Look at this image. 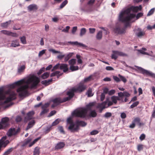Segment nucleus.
Listing matches in <instances>:
<instances>
[{
  "label": "nucleus",
  "mask_w": 155,
  "mask_h": 155,
  "mask_svg": "<svg viewBox=\"0 0 155 155\" xmlns=\"http://www.w3.org/2000/svg\"><path fill=\"white\" fill-rule=\"evenodd\" d=\"M40 81L37 77H32L28 79L26 81L27 84L21 86L17 90L20 97L25 96L28 94V88L33 89L37 87Z\"/></svg>",
  "instance_id": "f257e3e1"
},
{
  "label": "nucleus",
  "mask_w": 155,
  "mask_h": 155,
  "mask_svg": "<svg viewBox=\"0 0 155 155\" xmlns=\"http://www.w3.org/2000/svg\"><path fill=\"white\" fill-rule=\"evenodd\" d=\"M95 104V102H90L86 105L85 108H82L80 110L74 111L72 113V115L77 117L84 118L87 115V111L92 110Z\"/></svg>",
  "instance_id": "f03ea898"
},
{
  "label": "nucleus",
  "mask_w": 155,
  "mask_h": 155,
  "mask_svg": "<svg viewBox=\"0 0 155 155\" xmlns=\"http://www.w3.org/2000/svg\"><path fill=\"white\" fill-rule=\"evenodd\" d=\"M132 11L131 7L127 8L124 11H121L118 17L119 21L122 22H127L134 18L135 15L133 14H130Z\"/></svg>",
  "instance_id": "7ed1b4c3"
},
{
  "label": "nucleus",
  "mask_w": 155,
  "mask_h": 155,
  "mask_svg": "<svg viewBox=\"0 0 155 155\" xmlns=\"http://www.w3.org/2000/svg\"><path fill=\"white\" fill-rule=\"evenodd\" d=\"M5 95H8V97L6 98V100L4 102H2L0 103V105L7 103L16 98V93L10 89L5 92Z\"/></svg>",
  "instance_id": "20e7f679"
},
{
  "label": "nucleus",
  "mask_w": 155,
  "mask_h": 155,
  "mask_svg": "<svg viewBox=\"0 0 155 155\" xmlns=\"http://www.w3.org/2000/svg\"><path fill=\"white\" fill-rule=\"evenodd\" d=\"M87 123L84 121H80L79 120H77L75 122V125L74 126V129H72V127L74 126L73 124H71V126L69 127V128L73 130V132H77L79 129V127H85L87 125Z\"/></svg>",
  "instance_id": "39448f33"
},
{
  "label": "nucleus",
  "mask_w": 155,
  "mask_h": 155,
  "mask_svg": "<svg viewBox=\"0 0 155 155\" xmlns=\"http://www.w3.org/2000/svg\"><path fill=\"white\" fill-rule=\"evenodd\" d=\"M129 25L128 23H127L124 28H121L120 27H117L114 29V31L116 34H123L126 33V28Z\"/></svg>",
  "instance_id": "423d86ee"
},
{
  "label": "nucleus",
  "mask_w": 155,
  "mask_h": 155,
  "mask_svg": "<svg viewBox=\"0 0 155 155\" xmlns=\"http://www.w3.org/2000/svg\"><path fill=\"white\" fill-rule=\"evenodd\" d=\"M139 71L141 72V73L143 74H145L147 75H149L152 78H155V74L153 73V72L145 70L143 68L139 67L137 66H135Z\"/></svg>",
  "instance_id": "0eeeda50"
},
{
  "label": "nucleus",
  "mask_w": 155,
  "mask_h": 155,
  "mask_svg": "<svg viewBox=\"0 0 155 155\" xmlns=\"http://www.w3.org/2000/svg\"><path fill=\"white\" fill-rule=\"evenodd\" d=\"M73 88V90L76 92L81 93L85 90L86 88V86L84 84V81H81L78 84L77 87Z\"/></svg>",
  "instance_id": "6e6552de"
},
{
  "label": "nucleus",
  "mask_w": 155,
  "mask_h": 155,
  "mask_svg": "<svg viewBox=\"0 0 155 155\" xmlns=\"http://www.w3.org/2000/svg\"><path fill=\"white\" fill-rule=\"evenodd\" d=\"M73 89L74 88H73L67 92L66 94L68 97L64 98V101H69L73 97L74 95V93L76 92Z\"/></svg>",
  "instance_id": "1a4fd4ad"
},
{
  "label": "nucleus",
  "mask_w": 155,
  "mask_h": 155,
  "mask_svg": "<svg viewBox=\"0 0 155 155\" xmlns=\"http://www.w3.org/2000/svg\"><path fill=\"white\" fill-rule=\"evenodd\" d=\"M19 131L18 129L16 130L15 128H11L9 130L7 135L8 136L10 137L12 135H16Z\"/></svg>",
  "instance_id": "9d476101"
},
{
  "label": "nucleus",
  "mask_w": 155,
  "mask_h": 155,
  "mask_svg": "<svg viewBox=\"0 0 155 155\" xmlns=\"http://www.w3.org/2000/svg\"><path fill=\"white\" fill-rule=\"evenodd\" d=\"M49 104L48 103H45L44 105L42 106V109L43 110L40 114V115L44 114L48 111L49 110L47 108L49 107Z\"/></svg>",
  "instance_id": "9b49d317"
},
{
  "label": "nucleus",
  "mask_w": 155,
  "mask_h": 155,
  "mask_svg": "<svg viewBox=\"0 0 155 155\" xmlns=\"http://www.w3.org/2000/svg\"><path fill=\"white\" fill-rule=\"evenodd\" d=\"M68 43L73 45L77 46L78 47L86 48L87 47L86 45L84 44L83 43L78 42L77 41L74 42L70 41H68Z\"/></svg>",
  "instance_id": "f8f14e48"
},
{
  "label": "nucleus",
  "mask_w": 155,
  "mask_h": 155,
  "mask_svg": "<svg viewBox=\"0 0 155 155\" xmlns=\"http://www.w3.org/2000/svg\"><path fill=\"white\" fill-rule=\"evenodd\" d=\"M135 34L137 37L140 38L145 35V32L144 31H142L141 28H138L136 30Z\"/></svg>",
  "instance_id": "ddd939ff"
},
{
  "label": "nucleus",
  "mask_w": 155,
  "mask_h": 155,
  "mask_svg": "<svg viewBox=\"0 0 155 155\" xmlns=\"http://www.w3.org/2000/svg\"><path fill=\"white\" fill-rule=\"evenodd\" d=\"M9 120L10 119L8 117H5L2 118L1 123L2 124L3 126L5 128L8 125Z\"/></svg>",
  "instance_id": "4468645a"
},
{
  "label": "nucleus",
  "mask_w": 155,
  "mask_h": 155,
  "mask_svg": "<svg viewBox=\"0 0 155 155\" xmlns=\"http://www.w3.org/2000/svg\"><path fill=\"white\" fill-rule=\"evenodd\" d=\"M60 69L63 70L64 72H67L69 70L68 65L65 64H61L60 66Z\"/></svg>",
  "instance_id": "2eb2a0df"
},
{
  "label": "nucleus",
  "mask_w": 155,
  "mask_h": 155,
  "mask_svg": "<svg viewBox=\"0 0 155 155\" xmlns=\"http://www.w3.org/2000/svg\"><path fill=\"white\" fill-rule=\"evenodd\" d=\"M67 122L68 124H70V125L68 127V129L71 132H73V130H71L69 128V127L71 126V124H73L74 126L72 127V128L73 129H74V126L75 125V122H73L71 120V118L70 117L68 118Z\"/></svg>",
  "instance_id": "dca6fc26"
},
{
  "label": "nucleus",
  "mask_w": 155,
  "mask_h": 155,
  "mask_svg": "<svg viewBox=\"0 0 155 155\" xmlns=\"http://www.w3.org/2000/svg\"><path fill=\"white\" fill-rule=\"evenodd\" d=\"M64 98L61 99L60 98L58 97L53 99L52 101L54 104H56V105H58L61 103L65 102V101H64Z\"/></svg>",
  "instance_id": "f3484780"
},
{
  "label": "nucleus",
  "mask_w": 155,
  "mask_h": 155,
  "mask_svg": "<svg viewBox=\"0 0 155 155\" xmlns=\"http://www.w3.org/2000/svg\"><path fill=\"white\" fill-rule=\"evenodd\" d=\"M6 139V137H3L0 140V151L1 150V148L2 147H6L7 145L5 144L4 141Z\"/></svg>",
  "instance_id": "a211bd4d"
},
{
  "label": "nucleus",
  "mask_w": 155,
  "mask_h": 155,
  "mask_svg": "<svg viewBox=\"0 0 155 155\" xmlns=\"http://www.w3.org/2000/svg\"><path fill=\"white\" fill-rule=\"evenodd\" d=\"M24 81L23 80H21L16 82L14 83L11 84L10 85V87L11 88H14L16 85H19L22 84Z\"/></svg>",
  "instance_id": "6ab92c4d"
},
{
  "label": "nucleus",
  "mask_w": 155,
  "mask_h": 155,
  "mask_svg": "<svg viewBox=\"0 0 155 155\" xmlns=\"http://www.w3.org/2000/svg\"><path fill=\"white\" fill-rule=\"evenodd\" d=\"M28 8L29 11H36L38 9L37 6L35 4H31L29 5Z\"/></svg>",
  "instance_id": "aec40b11"
},
{
  "label": "nucleus",
  "mask_w": 155,
  "mask_h": 155,
  "mask_svg": "<svg viewBox=\"0 0 155 155\" xmlns=\"http://www.w3.org/2000/svg\"><path fill=\"white\" fill-rule=\"evenodd\" d=\"M52 81V79L51 78L48 80H44L42 81H41V83L42 84L44 85L45 86H47L51 84V83Z\"/></svg>",
  "instance_id": "412c9836"
},
{
  "label": "nucleus",
  "mask_w": 155,
  "mask_h": 155,
  "mask_svg": "<svg viewBox=\"0 0 155 155\" xmlns=\"http://www.w3.org/2000/svg\"><path fill=\"white\" fill-rule=\"evenodd\" d=\"M107 104V102L106 101L103 102L101 103H99L97 107V108L98 109L102 108V109H104L106 108L105 106Z\"/></svg>",
  "instance_id": "4be33fe9"
},
{
  "label": "nucleus",
  "mask_w": 155,
  "mask_h": 155,
  "mask_svg": "<svg viewBox=\"0 0 155 155\" xmlns=\"http://www.w3.org/2000/svg\"><path fill=\"white\" fill-rule=\"evenodd\" d=\"M34 114L35 113L33 111H29L27 114V116L25 118V119L28 120L31 119L32 118V116L34 115Z\"/></svg>",
  "instance_id": "5701e85b"
},
{
  "label": "nucleus",
  "mask_w": 155,
  "mask_h": 155,
  "mask_svg": "<svg viewBox=\"0 0 155 155\" xmlns=\"http://www.w3.org/2000/svg\"><path fill=\"white\" fill-rule=\"evenodd\" d=\"M35 122L34 120H33L30 121L26 128V130H28L30 129L33 126L35 125Z\"/></svg>",
  "instance_id": "b1692460"
},
{
  "label": "nucleus",
  "mask_w": 155,
  "mask_h": 155,
  "mask_svg": "<svg viewBox=\"0 0 155 155\" xmlns=\"http://www.w3.org/2000/svg\"><path fill=\"white\" fill-rule=\"evenodd\" d=\"M65 146V143L63 142L58 143L55 147V149H60L63 148Z\"/></svg>",
  "instance_id": "393cba45"
},
{
  "label": "nucleus",
  "mask_w": 155,
  "mask_h": 155,
  "mask_svg": "<svg viewBox=\"0 0 155 155\" xmlns=\"http://www.w3.org/2000/svg\"><path fill=\"white\" fill-rule=\"evenodd\" d=\"M25 65H23L19 67L18 69V73L19 74H21L23 72L25 69Z\"/></svg>",
  "instance_id": "a878e982"
},
{
  "label": "nucleus",
  "mask_w": 155,
  "mask_h": 155,
  "mask_svg": "<svg viewBox=\"0 0 155 155\" xmlns=\"http://www.w3.org/2000/svg\"><path fill=\"white\" fill-rule=\"evenodd\" d=\"M20 46L19 42L17 40L13 41L11 44L10 46L16 47Z\"/></svg>",
  "instance_id": "bb28decb"
},
{
  "label": "nucleus",
  "mask_w": 155,
  "mask_h": 155,
  "mask_svg": "<svg viewBox=\"0 0 155 155\" xmlns=\"http://www.w3.org/2000/svg\"><path fill=\"white\" fill-rule=\"evenodd\" d=\"M94 75H90L89 77L85 78L83 81H84V82H87L89 81H91V80H93L94 78H93V77Z\"/></svg>",
  "instance_id": "cd10ccee"
},
{
  "label": "nucleus",
  "mask_w": 155,
  "mask_h": 155,
  "mask_svg": "<svg viewBox=\"0 0 155 155\" xmlns=\"http://www.w3.org/2000/svg\"><path fill=\"white\" fill-rule=\"evenodd\" d=\"M97 114L95 110H93L90 111L89 114V116L90 117H96Z\"/></svg>",
  "instance_id": "c85d7f7f"
},
{
  "label": "nucleus",
  "mask_w": 155,
  "mask_h": 155,
  "mask_svg": "<svg viewBox=\"0 0 155 155\" xmlns=\"http://www.w3.org/2000/svg\"><path fill=\"white\" fill-rule=\"evenodd\" d=\"M69 68L72 71H73L78 70L79 69V67L78 66L71 65H70Z\"/></svg>",
  "instance_id": "c756f323"
},
{
  "label": "nucleus",
  "mask_w": 155,
  "mask_h": 155,
  "mask_svg": "<svg viewBox=\"0 0 155 155\" xmlns=\"http://www.w3.org/2000/svg\"><path fill=\"white\" fill-rule=\"evenodd\" d=\"M2 89L0 88V102L4 100L6 98V96L2 94Z\"/></svg>",
  "instance_id": "7c9ffc66"
},
{
  "label": "nucleus",
  "mask_w": 155,
  "mask_h": 155,
  "mask_svg": "<svg viewBox=\"0 0 155 155\" xmlns=\"http://www.w3.org/2000/svg\"><path fill=\"white\" fill-rule=\"evenodd\" d=\"M102 37V32L101 31H99L97 34L96 38L97 40H100Z\"/></svg>",
  "instance_id": "2f4dec72"
},
{
  "label": "nucleus",
  "mask_w": 155,
  "mask_h": 155,
  "mask_svg": "<svg viewBox=\"0 0 155 155\" xmlns=\"http://www.w3.org/2000/svg\"><path fill=\"white\" fill-rule=\"evenodd\" d=\"M49 74L50 73L49 72H45L41 75V78L43 79H46L49 77Z\"/></svg>",
  "instance_id": "473e14b6"
},
{
  "label": "nucleus",
  "mask_w": 155,
  "mask_h": 155,
  "mask_svg": "<svg viewBox=\"0 0 155 155\" xmlns=\"http://www.w3.org/2000/svg\"><path fill=\"white\" fill-rule=\"evenodd\" d=\"M11 21V20H9L8 21L6 22H5L2 23L1 24V27H3L4 28H6L8 27V25L10 24Z\"/></svg>",
  "instance_id": "72a5a7b5"
},
{
  "label": "nucleus",
  "mask_w": 155,
  "mask_h": 155,
  "mask_svg": "<svg viewBox=\"0 0 155 155\" xmlns=\"http://www.w3.org/2000/svg\"><path fill=\"white\" fill-rule=\"evenodd\" d=\"M112 52L113 54L112 55L111 58L116 60L117 58L118 54L117 52V51H113Z\"/></svg>",
  "instance_id": "f704fd0d"
},
{
  "label": "nucleus",
  "mask_w": 155,
  "mask_h": 155,
  "mask_svg": "<svg viewBox=\"0 0 155 155\" xmlns=\"http://www.w3.org/2000/svg\"><path fill=\"white\" fill-rule=\"evenodd\" d=\"M40 154L39 148L38 147L35 148L33 152V155H39Z\"/></svg>",
  "instance_id": "c9c22d12"
},
{
  "label": "nucleus",
  "mask_w": 155,
  "mask_h": 155,
  "mask_svg": "<svg viewBox=\"0 0 155 155\" xmlns=\"http://www.w3.org/2000/svg\"><path fill=\"white\" fill-rule=\"evenodd\" d=\"M142 50H138L137 51L138 52H139L140 53L143 54H146L147 55H149V54L146 52L144 51H143L146 50V49L145 48H142Z\"/></svg>",
  "instance_id": "e433bc0d"
},
{
  "label": "nucleus",
  "mask_w": 155,
  "mask_h": 155,
  "mask_svg": "<svg viewBox=\"0 0 155 155\" xmlns=\"http://www.w3.org/2000/svg\"><path fill=\"white\" fill-rule=\"evenodd\" d=\"M86 32V29L85 28H81L80 30V36H82L84 35Z\"/></svg>",
  "instance_id": "4c0bfd02"
},
{
  "label": "nucleus",
  "mask_w": 155,
  "mask_h": 155,
  "mask_svg": "<svg viewBox=\"0 0 155 155\" xmlns=\"http://www.w3.org/2000/svg\"><path fill=\"white\" fill-rule=\"evenodd\" d=\"M118 76L120 81H122L124 83H125L127 81V80L124 77L122 76L120 74H119Z\"/></svg>",
  "instance_id": "58836bf2"
},
{
  "label": "nucleus",
  "mask_w": 155,
  "mask_h": 155,
  "mask_svg": "<svg viewBox=\"0 0 155 155\" xmlns=\"http://www.w3.org/2000/svg\"><path fill=\"white\" fill-rule=\"evenodd\" d=\"M73 53H69L64 58V61L66 62L72 56Z\"/></svg>",
  "instance_id": "ea45409f"
},
{
  "label": "nucleus",
  "mask_w": 155,
  "mask_h": 155,
  "mask_svg": "<svg viewBox=\"0 0 155 155\" xmlns=\"http://www.w3.org/2000/svg\"><path fill=\"white\" fill-rule=\"evenodd\" d=\"M61 121V120L59 118L56 119L51 124V126H54L57 124H58L59 123L60 121Z\"/></svg>",
  "instance_id": "a19ab883"
},
{
  "label": "nucleus",
  "mask_w": 155,
  "mask_h": 155,
  "mask_svg": "<svg viewBox=\"0 0 155 155\" xmlns=\"http://www.w3.org/2000/svg\"><path fill=\"white\" fill-rule=\"evenodd\" d=\"M69 64L70 65H74L76 63V60L75 59H72L68 61Z\"/></svg>",
  "instance_id": "79ce46f5"
},
{
  "label": "nucleus",
  "mask_w": 155,
  "mask_h": 155,
  "mask_svg": "<svg viewBox=\"0 0 155 155\" xmlns=\"http://www.w3.org/2000/svg\"><path fill=\"white\" fill-rule=\"evenodd\" d=\"M111 100L113 103L116 104L117 103V96H113L111 97Z\"/></svg>",
  "instance_id": "37998d69"
},
{
  "label": "nucleus",
  "mask_w": 155,
  "mask_h": 155,
  "mask_svg": "<svg viewBox=\"0 0 155 155\" xmlns=\"http://www.w3.org/2000/svg\"><path fill=\"white\" fill-rule=\"evenodd\" d=\"M1 32L4 34L10 35L12 33V32L5 30H2Z\"/></svg>",
  "instance_id": "c03bdc74"
},
{
  "label": "nucleus",
  "mask_w": 155,
  "mask_h": 155,
  "mask_svg": "<svg viewBox=\"0 0 155 155\" xmlns=\"http://www.w3.org/2000/svg\"><path fill=\"white\" fill-rule=\"evenodd\" d=\"M68 1L67 0H64L60 5V8H63L68 3Z\"/></svg>",
  "instance_id": "a18cd8bd"
},
{
  "label": "nucleus",
  "mask_w": 155,
  "mask_h": 155,
  "mask_svg": "<svg viewBox=\"0 0 155 155\" xmlns=\"http://www.w3.org/2000/svg\"><path fill=\"white\" fill-rule=\"evenodd\" d=\"M20 41L23 44H26L27 43L25 37L24 36H22L20 38Z\"/></svg>",
  "instance_id": "49530a36"
},
{
  "label": "nucleus",
  "mask_w": 155,
  "mask_h": 155,
  "mask_svg": "<svg viewBox=\"0 0 155 155\" xmlns=\"http://www.w3.org/2000/svg\"><path fill=\"white\" fill-rule=\"evenodd\" d=\"M87 94L88 97H91L93 96V94L92 93V90L91 88L88 89V91L87 92Z\"/></svg>",
  "instance_id": "de8ad7c7"
},
{
  "label": "nucleus",
  "mask_w": 155,
  "mask_h": 155,
  "mask_svg": "<svg viewBox=\"0 0 155 155\" xmlns=\"http://www.w3.org/2000/svg\"><path fill=\"white\" fill-rule=\"evenodd\" d=\"M139 104V102L137 101L134 102L130 107V108H133L136 107Z\"/></svg>",
  "instance_id": "09e8293b"
},
{
  "label": "nucleus",
  "mask_w": 155,
  "mask_h": 155,
  "mask_svg": "<svg viewBox=\"0 0 155 155\" xmlns=\"http://www.w3.org/2000/svg\"><path fill=\"white\" fill-rule=\"evenodd\" d=\"M117 52L118 54V55L120 56L123 57L128 56L127 54L122 52L117 51Z\"/></svg>",
  "instance_id": "8fccbe9b"
},
{
  "label": "nucleus",
  "mask_w": 155,
  "mask_h": 155,
  "mask_svg": "<svg viewBox=\"0 0 155 155\" xmlns=\"http://www.w3.org/2000/svg\"><path fill=\"white\" fill-rule=\"evenodd\" d=\"M40 139V137H38L35 139L29 145V147H31L32 146L34 143L36 142L39 139Z\"/></svg>",
  "instance_id": "3c124183"
},
{
  "label": "nucleus",
  "mask_w": 155,
  "mask_h": 155,
  "mask_svg": "<svg viewBox=\"0 0 155 155\" xmlns=\"http://www.w3.org/2000/svg\"><path fill=\"white\" fill-rule=\"evenodd\" d=\"M112 116V114L110 112H107L105 113L104 117L106 118H108Z\"/></svg>",
  "instance_id": "603ef678"
},
{
  "label": "nucleus",
  "mask_w": 155,
  "mask_h": 155,
  "mask_svg": "<svg viewBox=\"0 0 155 155\" xmlns=\"http://www.w3.org/2000/svg\"><path fill=\"white\" fill-rule=\"evenodd\" d=\"M131 8L132 10L134 12H137L139 10L138 9V7H137V6H132L131 7Z\"/></svg>",
  "instance_id": "864d4df0"
},
{
  "label": "nucleus",
  "mask_w": 155,
  "mask_h": 155,
  "mask_svg": "<svg viewBox=\"0 0 155 155\" xmlns=\"http://www.w3.org/2000/svg\"><path fill=\"white\" fill-rule=\"evenodd\" d=\"M113 78L114 79V80L117 82H119L120 81V79L119 78V77H117V76L114 75L113 76Z\"/></svg>",
  "instance_id": "5fc2aeb1"
},
{
  "label": "nucleus",
  "mask_w": 155,
  "mask_h": 155,
  "mask_svg": "<svg viewBox=\"0 0 155 155\" xmlns=\"http://www.w3.org/2000/svg\"><path fill=\"white\" fill-rule=\"evenodd\" d=\"M58 129L60 131L61 133H62L63 134H65V132L64 130V129L63 127L61 126H59L58 127Z\"/></svg>",
  "instance_id": "6e6d98bb"
},
{
  "label": "nucleus",
  "mask_w": 155,
  "mask_h": 155,
  "mask_svg": "<svg viewBox=\"0 0 155 155\" xmlns=\"http://www.w3.org/2000/svg\"><path fill=\"white\" fill-rule=\"evenodd\" d=\"M60 64L59 63H58L57 64H56V65H55L54 67H53L52 69L51 70L52 71H53L54 70H56L58 69L59 68H60Z\"/></svg>",
  "instance_id": "4d7b16f0"
},
{
  "label": "nucleus",
  "mask_w": 155,
  "mask_h": 155,
  "mask_svg": "<svg viewBox=\"0 0 155 155\" xmlns=\"http://www.w3.org/2000/svg\"><path fill=\"white\" fill-rule=\"evenodd\" d=\"M155 11L154 8H152L147 14V16H149L152 15L154 13Z\"/></svg>",
  "instance_id": "13d9d810"
},
{
  "label": "nucleus",
  "mask_w": 155,
  "mask_h": 155,
  "mask_svg": "<svg viewBox=\"0 0 155 155\" xmlns=\"http://www.w3.org/2000/svg\"><path fill=\"white\" fill-rule=\"evenodd\" d=\"M60 73V72L58 71H56L55 72H54L52 73L50 75L51 77H52L53 76H56V75H58V74Z\"/></svg>",
  "instance_id": "bf43d9fd"
},
{
  "label": "nucleus",
  "mask_w": 155,
  "mask_h": 155,
  "mask_svg": "<svg viewBox=\"0 0 155 155\" xmlns=\"http://www.w3.org/2000/svg\"><path fill=\"white\" fill-rule=\"evenodd\" d=\"M45 68L44 67H43L41 68L39 71L37 73V74L39 75L42 74L45 71Z\"/></svg>",
  "instance_id": "052dcab7"
},
{
  "label": "nucleus",
  "mask_w": 155,
  "mask_h": 155,
  "mask_svg": "<svg viewBox=\"0 0 155 155\" xmlns=\"http://www.w3.org/2000/svg\"><path fill=\"white\" fill-rule=\"evenodd\" d=\"M145 135L144 134H142L140 135L139 139L141 141H142L145 139Z\"/></svg>",
  "instance_id": "680f3d73"
},
{
  "label": "nucleus",
  "mask_w": 155,
  "mask_h": 155,
  "mask_svg": "<svg viewBox=\"0 0 155 155\" xmlns=\"http://www.w3.org/2000/svg\"><path fill=\"white\" fill-rule=\"evenodd\" d=\"M70 27L69 26H67L65 28H64L62 30V31L64 32H65L66 33H67L68 31V30L70 28Z\"/></svg>",
  "instance_id": "e2e57ef3"
},
{
  "label": "nucleus",
  "mask_w": 155,
  "mask_h": 155,
  "mask_svg": "<svg viewBox=\"0 0 155 155\" xmlns=\"http://www.w3.org/2000/svg\"><path fill=\"white\" fill-rule=\"evenodd\" d=\"M52 126H50L47 127H46V128L45 131V134H47L51 130V128Z\"/></svg>",
  "instance_id": "0e129e2a"
},
{
  "label": "nucleus",
  "mask_w": 155,
  "mask_h": 155,
  "mask_svg": "<svg viewBox=\"0 0 155 155\" xmlns=\"http://www.w3.org/2000/svg\"><path fill=\"white\" fill-rule=\"evenodd\" d=\"M98 131L96 130H94L90 132V134L91 135H94L97 134L98 133Z\"/></svg>",
  "instance_id": "69168bd1"
},
{
  "label": "nucleus",
  "mask_w": 155,
  "mask_h": 155,
  "mask_svg": "<svg viewBox=\"0 0 155 155\" xmlns=\"http://www.w3.org/2000/svg\"><path fill=\"white\" fill-rule=\"evenodd\" d=\"M143 145L142 144H139L138 145L137 147V150L138 151H140L143 149Z\"/></svg>",
  "instance_id": "338daca9"
},
{
  "label": "nucleus",
  "mask_w": 155,
  "mask_h": 155,
  "mask_svg": "<svg viewBox=\"0 0 155 155\" xmlns=\"http://www.w3.org/2000/svg\"><path fill=\"white\" fill-rule=\"evenodd\" d=\"M13 150V148L11 147L7 150L5 152L8 155Z\"/></svg>",
  "instance_id": "774afa93"
}]
</instances>
